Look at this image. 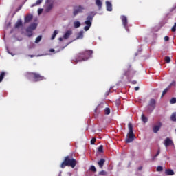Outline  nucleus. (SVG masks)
Returning a JSON list of instances; mask_svg holds the SVG:
<instances>
[{"label":"nucleus","instance_id":"44","mask_svg":"<svg viewBox=\"0 0 176 176\" xmlns=\"http://www.w3.org/2000/svg\"><path fill=\"white\" fill-rule=\"evenodd\" d=\"M135 90L137 91L138 90H140V87H135Z\"/></svg>","mask_w":176,"mask_h":176},{"label":"nucleus","instance_id":"23","mask_svg":"<svg viewBox=\"0 0 176 176\" xmlns=\"http://www.w3.org/2000/svg\"><path fill=\"white\" fill-rule=\"evenodd\" d=\"M43 1V0H37L36 2L32 6V8H34V6H38V5H41Z\"/></svg>","mask_w":176,"mask_h":176},{"label":"nucleus","instance_id":"20","mask_svg":"<svg viewBox=\"0 0 176 176\" xmlns=\"http://www.w3.org/2000/svg\"><path fill=\"white\" fill-rule=\"evenodd\" d=\"M170 120H172V122H176V112L172 113Z\"/></svg>","mask_w":176,"mask_h":176},{"label":"nucleus","instance_id":"18","mask_svg":"<svg viewBox=\"0 0 176 176\" xmlns=\"http://www.w3.org/2000/svg\"><path fill=\"white\" fill-rule=\"evenodd\" d=\"M165 173L166 175H174V174H175L174 170H173L171 169L166 170Z\"/></svg>","mask_w":176,"mask_h":176},{"label":"nucleus","instance_id":"3","mask_svg":"<svg viewBox=\"0 0 176 176\" xmlns=\"http://www.w3.org/2000/svg\"><path fill=\"white\" fill-rule=\"evenodd\" d=\"M128 129L129 130L126 138L125 140L126 144H130V142H133L134 141V132L133 131V124L129 123L128 124Z\"/></svg>","mask_w":176,"mask_h":176},{"label":"nucleus","instance_id":"1","mask_svg":"<svg viewBox=\"0 0 176 176\" xmlns=\"http://www.w3.org/2000/svg\"><path fill=\"white\" fill-rule=\"evenodd\" d=\"M93 54V50H85L77 54L73 59L75 63H78V61H86L89 60L91 55Z\"/></svg>","mask_w":176,"mask_h":176},{"label":"nucleus","instance_id":"47","mask_svg":"<svg viewBox=\"0 0 176 176\" xmlns=\"http://www.w3.org/2000/svg\"><path fill=\"white\" fill-rule=\"evenodd\" d=\"M50 52L51 53H53V52H54V49H50Z\"/></svg>","mask_w":176,"mask_h":176},{"label":"nucleus","instance_id":"10","mask_svg":"<svg viewBox=\"0 0 176 176\" xmlns=\"http://www.w3.org/2000/svg\"><path fill=\"white\" fill-rule=\"evenodd\" d=\"M162 122H157V125H155L153 126V133H156L160 129L162 128Z\"/></svg>","mask_w":176,"mask_h":176},{"label":"nucleus","instance_id":"28","mask_svg":"<svg viewBox=\"0 0 176 176\" xmlns=\"http://www.w3.org/2000/svg\"><path fill=\"white\" fill-rule=\"evenodd\" d=\"M165 61L167 64L171 63V58L170 56H165Z\"/></svg>","mask_w":176,"mask_h":176},{"label":"nucleus","instance_id":"42","mask_svg":"<svg viewBox=\"0 0 176 176\" xmlns=\"http://www.w3.org/2000/svg\"><path fill=\"white\" fill-rule=\"evenodd\" d=\"M156 157H157L156 155H154L151 159L152 162H155V160H156Z\"/></svg>","mask_w":176,"mask_h":176},{"label":"nucleus","instance_id":"49","mask_svg":"<svg viewBox=\"0 0 176 176\" xmlns=\"http://www.w3.org/2000/svg\"><path fill=\"white\" fill-rule=\"evenodd\" d=\"M29 57H31V58H32V57H35L34 55H29Z\"/></svg>","mask_w":176,"mask_h":176},{"label":"nucleus","instance_id":"52","mask_svg":"<svg viewBox=\"0 0 176 176\" xmlns=\"http://www.w3.org/2000/svg\"><path fill=\"white\" fill-rule=\"evenodd\" d=\"M68 174H69V175H70V176L72 175L71 173H68Z\"/></svg>","mask_w":176,"mask_h":176},{"label":"nucleus","instance_id":"36","mask_svg":"<svg viewBox=\"0 0 176 176\" xmlns=\"http://www.w3.org/2000/svg\"><path fill=\"white\" fill-rule=\"evenodd\" d=\"M107 173L105 170H102L99 173V175H107Z\"/></svg>","mask_w":176,"mask_h":176},{"label":"nucleus","instance_id":"13","mask_svg":"<svg viewBox=\"0 0 176 176\" xmlns=\"http://www.w3.org/2000/svg\"><path fill=\"white\" fill-rule=\"evenodd\" d=\"M76 39H83V31H80V32H78L76 38H73L72 42H74V41H76Z\"/></svg>","mask_w":176,"mask_h":176},{"label":"nucleus","instance_id":"22","mask_svg":"<svg viewBox=\"0 0 176 176\" xmlns=\"http://www.w3.org/2000/svg\"><path fill=\"white\" fill-rule=\"evenodd\" d=\"M6 74V73L5 72H1L0 74V82H2V80H3V78H5V75Z\"/></svg>","mask_w":176,"mask_h":176},{"label":"nucleus","instance_id":"32","mask_svg":"<svg viewBox=\"0 0 176 176\" xmlns=\"http://www.w3.org/2000/svg\"><path fill=\"white\" fill-rule=\"evenodd\" d=\"M168 89H169V88H166V89L163 91L161 97H164V96L166 95V94L167 93V91H168Z\"/></svg>","mask_w":176,"mask_h":176},{"label":"nucleus","instance_id":"33","mask_svg":"<svg viewBox=\"0 0 176 176\" xmlns=\"http://www.w3.org/2000/svg\"><path fill=\"white\" fill-rule=\"evenodd\" d=\"M170 104H176V98H172L170 100Z\"/></svg>","mask_w":176,"mask_h":176},{"label":"nucleus","instance_id":"48","mask_svg":"<svg viewBox=\"0 0 176 176\" xmlns=\"http://www.w3.org/2000/svg\"><path fill=\"white\" fill-rule=\"evenodd\" d=\"M138 170H139V171H141V170H142V166H140V167L138 168Z\"/></svg>","mask_w":176,"mask_h":176},{"label":"nucleus","instance_id":"45","mask_svg":"<svg viewBox=\"0 0 176 176\" xmlns=\"http://www.w3.org/2000/svg\"><path fill=\"white\" fill-rule=\"evenodd\" d=\"M64 38H65V39H67V32H65V34H64Z\"/></svg>","mask_w":176,"mask_h":176},{"label":"nucleus","instance_id":"8","mask_svg":"<svg viewBox=\"0 0 176 176\" xmlns=\"http://www.w3.org/2000/svg\"><path fill=\"white\" fill-rule=\"evenodd\" d=\"M85 10V8L82 7V6H76L74 9V16H76L78 13H82Z\"/></svg>","mask_w":176,"mask_h":176},{"label":"nucleus","instance_id":"41","mask_svg":"<svg viewBox=\"0 0 176 176\" xmlns=\"http://www.w3.org/2000/svg\"><path fill=\"white\" fill-rule=\"evenodd\" d=\"M42 12H43V9H38V14H41L42 13Z\"/></svg>","mask_w":176,"mask_h":176},{"label":"nucleus","instance_id":"26","mask_svg":"<svg viewBox=\"0 0 176 176\" xmlns=\"http://www.w3.org/2000/svg\"><path fill=\"white\" fill-rule=\"evenodd\" d=\"M41 41H42V36H38L35 40V43H39Z\"/></svg>","mask_w":176,"mask_h":176},{"label":"nucleus","instance_id":"31","mask_svg":"<svg viewBox=\"0 0 176 176\" xmlns=\"http://www.w3.org/2000/svg\"><path fill=\"white\" fill-rule=\"evenodd\" d=\"M69 35H72V31H71V30H67V39H69Z\"/></svg>","mask_w":176,"mask_h":176},{"label":"nucleus","instance_id":"43","mask_svg":"<svg viewBox=\"0 0 176 176\" xmlns=\"http://www.w3.org/2000/svg\"><path fill=\"white\" fill-rule=\"evenodd\" d=\"M158 155H160V150H158L157 151V153H156V155H155V156H158Z\"/></svg>","mask_w":176,"mask_h":176},{"label":"nucleus","instance_id":"5","mask_svg":"<svg viewBox=\"0 0 176 176\" xmlns=\"http://www.w3.org/2000/svg\"><path fill=\"white\" fill-rule=\"evenodd\" d=\"M156 108V100L154 98H151L147 106V112L152 113Z\"/></svg>","mask_w":176,"mask_h":176},{"label":"nucleus","instance_id":"17","mask_svg":"<svg viewBox=\"0 0 176 176\" xmlns=\"http://www.w3.org/2000/svg\"><path fill=\"white\" fill-rule=\"evenodd\" d=\"M20 27H23V21L21 20H18L15 24V28H20Z\"/></svg>","mask_w":176,"mask_h":176},{"label":"nucleus","instance_id":"37","mask_svg":"<svg viewBox=\"0 0 176 176\" xmlns=\"http://www.w3.org/2000/svg\"><path fill=\"white\" fill-rule=\"evenodd\" d=\"M172 32H175L176 31V23H175L174 25L171 28Z\"/></svg>","mask_w":176,"mask_h":176},{"label":"nucleus","instance_id":"19","mask_svg":"<svg viewBox=\"0 0 176 176\" xmlns=\"http://www.w3.org/2000/svg\"><path fill=\"white\" fill-rule=\"evenodd\" d=\"M61 168H65L67 167V157H65L63 162L60 165Z\"/></svg>","mask_w":176,"mask_h":176},{"label":"nucleus","instance_id":"46","mask_svg":"<svg viewBox=\"0 0 176 176\" xmlns=\"http://www.w3.org/2000/svg\"><path fill=\"white\" fill-rule=\"evenodd\" d=\"M132 83H133V85H137V81L133 80V81H132Z\"/></svg>","mask_w":176,"mask_h":176},{"label":"nucleus","instance_id":"51","mask_svg":"<svg viewBox=\"0 0 176 176\" xmlns=\"http://www.w3.org/2000/svg\"><path fill=\"white\" fill-rule=\"evenodd\" d=\"M69 43H71V42H69V43H67V45H69Z\"/></svg>","mask_w":176,"mask_h":176},{"label":"nucleus","instance_id":"16","mask_svg":"<svg viewBox=\"0 0 176 176\" xmlns=\"http://www.w3.org/2000/svg\"><path fill=\"white\" fill-rule=\"evenodd\" d=\"M96 5L98 6L99 10H101L102 8V1L101 0H96Z\"/></svg>","mask_w":176,"mask_h":176},{"label":"nucleus","instance_id":"25","mask_svg":"<svg viewBox=\"0 0 176 176\" xmlns=\"http://www.w3.org/2000/svg\"><path fill=\"white\" fill-rule=\"evenodd\" d=\"M57 34H58V32H57V30H54V32L51 37L52 41H53V39H54V38H56Z\"/></svg>","mask_w":176,"mask_h":176},{"label":"nucleus","instance_id":"40","mask_svg":"<svg viewBox=\"0 0 176 176\" xmlns=\"http://www.w3.org/2000/svg\"><path fill=\"white\" fill-rule=\"evenodd\" d=\"M164 41H165V42H167V41H170V37H168V36H166L164 37Z\"/></svg>","mask_w":176,"mask_h":176},{"label":"nucleus","instance_id":"38","mask_svg":"<svg viewBox=\"0 0 176 176\" xmlns=\"http://www.w3.org/2000/svg\"><path fill=\"white\" fill-rule=\"evenodd\" d=\"M91 26H89V25L85 26V27H84L85 31H89V30H90V28H91Z\"/></svg>","mask_w":176,"mask_h":176},{"label":"nucleus","instance_id":"29","mask_svg":"<svg viewBox=\"0 0 176 176\" xmlns=\"http://www.w3.org/2000/svg\"><path fill=\"white\" fill-rule=\"evenodd\" d=\"M98 152L102 153L104 152V146L100 145L98 148Z\"/></svg>","mask_w":176,"mask_h":176},{"label":"nucleus","instance_id":"14","mask_svg":"<svg viewBox=\"0 0 176 176\" xmlns=\"http://www.w3.org/2000/svg\"><path fill=\"white\" fill-rule=\"evenodd\" d=\"M106 8L108 12H112V3L109 1H106Z\"/></svg>","mask_w":176,"mask_h":176},{"label":"nucleus","instance_id":"24","mask_svg":"<svg viewBox=\"0 0 176 176\" xmlns=\"http://www.w3.org/2000/svg\"><path fill=\"white\" fill-rule=\"evenodd\" d=\"M74 25L75 28H79V27H80V22L79 21H75L74 23Z\"/></svg>","mask_w":176,"mask_h":176},{"label":"nucleus","instance_id":"9","mask_svg":"<svg viewBox=\"0 0 176 176\" xmlns=\"http://www.w3.org/2000/svg\"><path fill=\"white\" fill-rule=\"evenodd\" d=\"M94 18V15H88V16L87 17V20L85 22V24H86V25L91 27V23H93Z\"/></svg>","mask_w":176,"mask_h":176},{"label":"nucleus","instance_id":"15","mask_svg":"<svg viewBox=\"0 0 176 176\" xmlns=\"http://www.w3.org/2000/svg\"><path fill=\"white\" fill-rule=\"evenodd\" d=\"M33 17L34 16H32V14H28L25 17V23H30V21H31V20H32Z\"/></svg>","mask_w":176,"mask_h":176},{"label":"nucleus","instance_id":"30","mask_svg":"<svg viewBox=\"0 0 176 176\" xmlns=\"http://www.w3.org/2000/svg\"><path fill=\"white\" fill-rule=\"evenodd\" d=\"M53 9V4H50L47 8H46V12H50Z\"/></svg>","mask_w":176,"mask_h":176},{"label":"nucleus","instance_id":"35","mask_svg":"<svg viewBox=\"0 0 176 176\" xmlns=\"http://www.w3.org/2000/svg\"><path fill=\"white\" fill-rule=\"evenodd\" d=\"M96 141H97L96 138H92L91 140V145H94V144H96Z\"/></svg>","mask_w":176,"mask_h":176},{"label":"nucleus","instance_id":"7","mask_svg":"<svg viewBox=\"0 0 176 176\" xmlns=\"http://www.w3.org/2000/svg\"><path fill=\"white\" fill-rule=\"evenodd\" d=\"M36 23H32L29 27L27 28L26 32L28 33V36H29V38L32 36V31H34V30H36Z\"/></svg>","mask_w":176,"mask_h":176},{"label":"nucleus","instance_id":"11","mask_svg":"<svg viewBox=\"0 0 176 176\" xmlns=\"http://www.w3.org/2000/svg\"><path fill=\"white\" fill-rule=\"evenodd\" d=\"M104 164H105V159L101 158L99 161H98V165L99 166L100 168H104Z\"/></svg>","mask_w":176,"mask_h":176},{"label":"nucleus","instance_id":"4","mask_svg":"<svg viewBox=\"0 0 176 176\" xmlns=\"http://www.w3.org/2000/svg\"><path fill=\"white\" fill-rule=\"evenodd\" d=\"M78 164V161L73 158L72 157L67 156V167H71L72 168H75Z\"/></svg>","mask_w":176,"mask_h":176},{"label":"nucleus","instance_id":"12","mask_svg":"<svg viewBox=\"0 0 176 176\" xmlns=\"http://www.w3.org/2000/svg\"><path fill=\"white\" fill-rule=\"evenodd\" d=\"M173 144V140L170 139L169 138H167L164 141V145L167 148L168 146H170V145Z\"/></svg>","mask_w":176,"mask_h":176},{"label":"nucleus","instance_id":"39","mask_svg":"<svg viewBox=\"0 0 176 176\" xmlns=\"http://www.w3.org/2000/svg\"><path fill=\"white\" fill-rule=\"evenodd\" d=\"M157 171H163V167L160 166L157 167Z\"/></svg>","mask_w":176,"mask_h":176},{"label":"nucleus","instance_id":"2","mask_svg":"<svg viewBox=\"0 0 176 176\" xmlns=\"http://www.w3.org/2000/svg\"><path fill=\"white\" fill-rule=\"evenodd\" d=\"M25 78L29 80L33 79V82H41V80H44L45 76H41L39 73L36 72H28L25 74Z\"/></svg>","mask_w":176,"mask_h":176},{"label":"nucleus","instance_id":"50","mask_svg":"<svg viewBox=\"0 0 176 176\" xmlns=\"http://www.w3.org/2000/svg\"><path fill=\"white\" fill-rule=\"evenodd\" d=\"M59 41L61 42L63 41V38L62 37H60L59 38Z\"/></svg>","mask_w":176,"mask_h":176},{"label":"nucleus","instance_id":"34","mask_svg":"<svg viewBox=\"0 0 176 176\" xmlns=\"http://www.w3.org/2000/svg\"><path fill=\"white\" fill-rule=\"evenodd\" d=\"M90 170H91V171H93L94 173H96V171H97V169L96 168V166H91Z\"/></svg>","mask_w":176,"mask_h":176},{"label":"nucleus","instance_id":"27","mask_svg":"<svg viewBox=\"0 0 176 176\" xmlns=\"http://www.w3.org/2000/svg\"><path fill=\"white\" fill-rule=\"evenodd\" d=\"M104 113L105 115H109V113H111V109L107 107L104 109Z\"/></svg>","mask_w":176,"mask_h":176},{"label":"nucleus","instance_id":"6","mask_svg":"<svg viewBox=\"0 0 176 176\" xmlns=\"http://www.w3.org/2000/svg\"><path fill=\"white\" fill-rule=\"evenodd\" d=\"M120 19L122 20V25L126 31H127V32H130V29H129V21L127 20V16H126L125 15H122L120 16Z\"/></svg>","mask_w":176,"mask_h":176},{"label":"nucleus","instance_id":"21","mask_svg":"<svg viewBox=\"0 0 176 176\" xmlns=\"http://www.w3.org/2000/svg\"><path fill=\"white\" fill-rule=\"evenodd\" d=\"M141 119H142V121L143 122V123H147L148 118L145 116L144 114H142Z\"/></svg>","mask_w":176,"mask_h":176}]
</instances>
